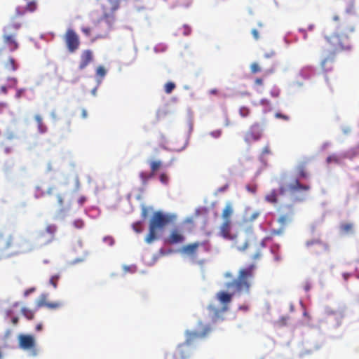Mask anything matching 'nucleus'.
Here are the masks:
<instances>
[{"instance_id":"1","label":"nucleus","mask_w":359,"mask_h":359,"mask_svg":"<svg viewBox=\"0 0 359 359\" xmlns=\"http://www.w3.org/2000/svg\"><path fill=\"white\" fill-rule=\"evenodd\" d=\"M254 268L255 266L251 265L248 268L240 270L237 278L226 284L225 286L227 289L233 290L232 293H228L224 291H220L217 293L216 297L222 305L224 311L227 309V306L231 302L232 297L236 292H250V283L249 279L253 277Z\"/></svg>"},{"instance_id":"2","label":"nucleus","mask_w":359,"mask_h":359,"mask_svg":"<svg viewBox=\"0 0 359 359\" xmlns=\"http://www.w3.org/2000/svg\"><path fill=\"white\" fill-rule=\"evenodd\" d=\"M210 332V328L207 325L202 326L197 330L187 331L185 332L186 340L176 347L172 359L189 358L194 352L195 344L205 338Z\"/></svg>"},{"instance_id":"3","label":"nucleus","mask_w":359,"mask_h":359,"mask_svg":"<svg viewBox=\"0 0 359 359\" xmlns=\"http://www.w3.org/2000/svg\"><path fill=\"white\" fill-rule=\"evenodd\" d=\"M176 216L172 214H165L161 211L154 212L149 220V232L145 236L144 241L151 244L158 238V233L163 231L165 227L172 223Z\"/></svg>"},{"instance_id":"4","label":"nucleus","mask_w":359,"mask_h":359,"mask_svg":"<svg viewBox=\"0 0 359 359\" xmlns=\"http://www.w3.org/2000/svg\"><path fill=\"white\" fill-rule=\"evenodd\" d=\"M21 23L12 21L3 29L2 41L4 46L10 52L17 50L20 44L17 39V32L20 29Z\"/></svg>"},{"instance_id":"5","label":"nucleus","mask_w":359,"mask_h":359,"mask_svg":"<svg viewBox=\"0 0 359 359\" xmlns=\"http://www.w3.org/2000/svg\"><path fill=\"white\" fill-rule=\"evenodd\" d=\"M231 221H224L219 229L220 235L225 239L233 241V245L238 250H245L250 245V241L248 238H242L241 234H231Z\"/></svg>"},{"instance_id":"6","label":"nucleus","mask_w":359,"mask_h":359,"mask_svg":"<svg viewBox=\"0 0 359 359\" xmlns=\"http://www.w3.org/2000/svg\"><path fill=\"white\" fill-rule=\"evenodd\" d=\"M310 187L309 185L302 184L298 180H296L293 182L290 183L287 187L281 185L279 187L278 192L276 189L271 190L265 196L264 200L269 203L276 205L278 203V194L283 195L287 191H290V192L293 193L299 190L308 191Z\"/></svg>"},{"instance_id":"7","label":"nucleus","mask_w":359,"mask_h":359,"mask_svg":"<svg viewBox=\"0 0 359 359\" xmlns=\"http://www.w3.org/2000/svg\"><path fill=\"white\" fill-rule=\"evenodd\" d=\"M331 51L334 53L348 50L351 48L350 40L346 33H333L325 37Z\"/></svg>"},{"instance_id":"8","label":"nucleus","mask_w":359,"mask_h":359,"mask_svg":"<svg viewBox=\"0 0 359 359\" xmlns=\"http://www.w3.org/2000/svg\"><path fill=\"white\" fill-rule=\"evenodd\" d=\"M29 242L23 238H15L13 236H8L4 241V245L6 249L13 248L14 253L18 254L30 250L29 247H25Z\"/></svg>"},{"instance_id":"9","label":"nucleus","mask_w":359,"mask_h":359,"mask_svg":"<svg viewBox=\"0 0 359 359\" xmlns=\"http://www.w3.org/2000/svg\"><path fill=\"white\" fill-rule=\"evenodd\" d=\"M263 136V128L259 123H254L244 135V141L250 144L259 141Z\"/></svg>"},{"instance_id":"10","label":"nucleus","mask_w":359,"mask_h":359,"mask_svg":"<svg viewBox=\"0 0 359 359\" xmlns=\"http://www.w3.org/2000/svg\"><path fill=\"white\" fill-rule=\"evenodd\" d=\"M67 50L70 53H74L79 49L80 39L79 35L72 29H68L63 36Z\"/></svg>"},{"instance_id":"11","label":"nucleus","mask_w":359,"mask_h":359,"mask_svg":"<svg viewBox=\"0 0 359 359\" xmlns=\"http://www.w3.org/2000/svg\"><path fill=\"white\" fill-rule=\"evenodd\" d=\"M278 211L280 212V216L278 219V222L280 224L281 226H285L292 221L295 214V210L293 205H283L280 207Z\"/></svg>"},{"instance_id":"12","label":"nucleus","mask_w":359,"mask_h":359,"mask_svg":"<svg viewBox=\"0 0 359 359\" xmlns=\"http://www.w3.org/2000/svg\"><path fill=\"white\" fill-rule=\"evenodd\" d=\"M201 246L203 247L205 251H209L210 250L209 242L205 241L203 242H195L184 245L181 248V252L191 257L196 258L197 250Z\"/></svg>"},{"instance_id":"13","label":"nucleus","mask_w":359,"mask_h":359,"mask_svg":"<svg viewBox=\"0 0 359 359\" xmlns=\"http://www.w3.org/2000/svg\"><path fill=\"white\" fill-rule=\"evenodd\" d=\"M56 231L57 226L55 224H49L46 227L44 231L39 233L38 238L41 240L42 244H49L55 239V233Z\"/></svg>"},{"instance_id":"14","label":"nucleus","mask_w":359,"mask_h":359,"mask_svg":"<svg viewBox=\"0 0 359 359\" xmlns=\"http://www.w3.org/2000/svg\"><path fill=\"white\" fill-rule=\"evenodd\" d=\"M18 343L20 348L23 350H34L35 339L29 334H20L18 336Z\"/></svg>"},{"instance_id":"15","label":"nucleus","mask_w":359,"mask_h":359,"mask_svg":"<svg viewBox=\"0 0 359 359\" xmlns=\"http://www.w3.org/2000/svg\"><path fill=\"white\" fill-rule=\"evenodd\" d=\"M113 21H114V16L110 15L109 13H107V12H105L104 13V15L97 21L95 25L98 26L102 23H105L107 25V29L104 32L103 34L98 35L97 38H103V37H105L108 34L109 32L111 30V29L112 27Z\"/></svg>"},{"instance_id":"16","label":"nucleus","mask_w":359,"mask_h":359,"mask_svg":"<svg viewBox=\"0 0 359 359\" xmlns=\"http://www.w3.org/2000/svg\"><path fill=\"white\" fill-rule=\"evenodd\" d=\"M93 60V53L90 50H84L82 51L80 57L79 69H84Z\"/></svg>"},{"instance_id":"17","label":"nucleus","mask_w":359,"mask_h":359,"mask_svg":"<svg viewBox=\"0 0 359 359\" xmlns=\"http://www.w3.org/2000/svg\"><path fill=\"white\" fill-rule=\"evenodd\" d=\"M184 241V236L182 231L177 229H174L171 231L169 236L168 237L166 242L168 244L174 245L177 243H181Z\"/></svg>"},{"instance_id":"18","label":"nucleus","mask_w":359,"mask_h":359,"mask_svg":"<svg viewBox=\"0 0 359 359\" xmlns=\"http://www.w3.org/2000/svg\"><path fill=\"white\" fill-rule=\"evenodd\" d=\"M321 67L325 73L332 71L334 67V57H327L325 58L321 62Z\"/></svg>"},{"instance_id":"19","label":"nucleus","mask_w":359,"mask_h":359,"mask_svg":"<svg viewBox=\"0 0 359 359\" xmlns=\"http://www.w3.org/2000/svg\"><path fill=\"white\" fill-rule=\"evenodd\" d=\"M233 210L231 203H227L222 210V217L224 221H231V217L233 214Z\"/></svg>"},{"instance_id":"20","label":"nucleus","mask_w":359,"mask_h":359,"mask_svg":"<svg viewBox=\"0 0 359 359\" xmlns=\"http://www.w3.org/2000/svg\"><path fill=\"white\" fill-rule=\"evenodd\" d=\"M4 67L10 72H15L18 69V65L13 57H8L7 62L4 64Z\"/></svg>"},{"instance_id":"21","label":"nucleus","mask_w":359,"mask_h":359,"mask_svg":"<svg viewBox=\"0 0 359 359\" xmlns=\"http://www.w3.org/2000/svg\"><path fill=\"white\" fill-rule=\"evenodd\" d=\"M34 119L37 123L38 131L41 134L45 133L48 128L43 123L41 116L38 114L35 115Z\"/></svg>"},{"instance_id":"22","label":"nucleus","mask_w":359,"mask_h":359,"mask_svg":"<svg viewBox=\"0 0 359 359\" xmlns=\"http://www.w3.org/2000/svg\"><path fill=\"white\" fill-rule=\"evenodd\" d=\"M107 3L109 5V11L111 14H113L119 8L118 0H107Z\"/></svg>"},{"instance_id":"23","label":"nucleus","mask_w":359,"mask_h":359,"mask_svg":"<svg viewBox=\"0 0 359 359\" xmlns=\"http://www.w3.org/2000/svg\"><path fill=\"white\" fill-rule=\"evenodd\" d=\"M340 230L344 233L353 232V224L352 223H342L340 225Z\"/></svg>"},{"instance_id":"24","label":"nucleus","mask_w":359,"mask_h":359,"mask_svg":"<svg viewBox=\"0 0 359 359\" xmlns=\"http://www.w3.org/2000/svg\"><path fill=\"white\" fill-rule=\"evenodd\" d=\"M314 245H320V246H323L325 248L327 247V245L325 243H324L319 238L312 239V240H310V241H307L306 242V245L307 248H310L311 246Z\"/></svg>"},{"instance_id":"25","label":"nucleus","mask_w":359,"mask_h":359,"mask_svg":"<svg viewBox=\"0 0 359 359\" xmlns=\"http://www.w3.org/2000/svg\"><path fill=\"white\" fill-rule=\"evenodd\" d=\"M21 313L27 320H32L34 318V311L26 307L22 308Z\"/></svg>"},{"instance_id":"26","label":"nucleus","mask_w":359,"mask_h":359,"mask_svg":"<svg viewBox=\"0 0 359 359\" xmlns=\"http://www.w3.org/2000/svg\"><path fill=\"white\" fill-rule=\"evenodd\" d=\"M298 175L300 177L307 178L309 175L306 171L305 163H301L297 167Z\"/></svg>"},{"instance_id":"27","label":"nucleus","mask_w":359,"mask_h":359,"mask_svg":"<svg viewBox=\"0 0 359 359\" xmlns=\"http://www.w3.org/2000/svg\"><path fill=\"white\" fill-rule=\"evenodd\" d=\"M238 112L241 117L246 118L250 116L251 111L249 107L243 106L239 108Z\"/></svg>"},{"instance_id":"28","label":"nucleus","mask_w":359,"mask_h":359,"mask_svg":"<svg viewBox=\"0 0 359 359\" xmlns=\"http://www.w3.org/2000/svg\"><path fill=\"white\" fill-rule=\"evenodd\" d=\"M154 176L153 173H147L145 172H141L140 173V177L142 182V184H145L148 180Z\"/></svg>"},{"instance_id":"29","label":"nucleus","mask_w":359,"mask_h":359,"mask_svg":"<svg viewBox=\"0 0 359 359\" xmlns=\"http://www.w3.org/2000/svg\"><path fill=\"white\" fill-rule=\"evenodd\" d=\"M161 166V162L160 161H152L150 163L151 173L154 175L155 172L159 169Z\"/></svg>"},{"instance_id":"30","label":"nucleus","mask_w":359,"mask_h":359,"mask_svg":"<svg viewBox=\"0 0 359 359\" xmlns=\"http://www.w3.org/2000/svg\"><path fill=\"white\" fill-rule=\"evenodd\" d=\"M176 86L173 82H168L164 86L165 92L167 94H170L172 90L175 88Z\"/></svg>"},{"instance_id":"31","label":"nucleus","mask_w":359,"mask_h":359,"mask_svg":"<svg viewBox=\"0 0 359 359\" xmlns=\"http://www.w3.org/2000/svg\"><path fill=\"white\" fill-rule=\"evenodd\" d=\"M62 306V303L61 302H48V304H46V307L49 309H57Z\"/></svg>"},{"instance_id":"32","label":"nucleus","mask_w":359,"mask_h":359,"mask_svg":"<svg viewBox=\"0 0 359 359\" xmlns=\"http://www.w3.org/2000/svg\"><path fill=\"white\" fill-rule=\"evenodd\" d=\"M60 279L59 275H55L51 276V278L49 280V283L53 285L54 288H56L57 286V283Z\"/></svg>"},{"instance_id":"33","label":"nucleus","mask_w":359,"mask_h":359,"mask_svg":"<svg viewBox=\"0 0 359 359\" xmlns=\"http://www.w3.org/2000/svg\"><path fill=\"white\" fill-rule=\"evenodd\" d=\"M107 74V71L103 66H99L96 69L97 76L103 78Z\"/></svg>"},{"instance_id":"34","label":"nucleus","mask_w":359,"mask_h":359,"mask_svg":"<svg viewBox=\"0 0 359 359\" xmlns=\"http://www.w3.org/2000/svg\"><path fill=\"white\" fill-rule=\"evenodd\" d=\"M133 229L137 233H141L143 231L142 225L141 222H137L133 224Z\"/></svg>"},{"instance_id":"35","label":"nucleus","mask_w":359,"mask_h":359,"mask_svg":"<svg viewBox=\"0 0 359 359\" xmlns=\"http://www.w3.org/2000/svg\"><path fill=\"white\" fill-rule=\"evenodd\" d=\"M250 71L252 74H256L261 71V67L257 63L253 62L250 65Z\"/></svg>"},{"instance_id":"36","label":"nucleus","mask_w":359,"mask_h":359,"mask_svg":"<svg viewBox=\"0 0 359 359\" xmlns=\"http://www.w3.org/2000/svg\"><path fill=\"white\" fill-rule=\"evenodd\" d=\"M259 215H260L259 212H257V211L251 213L250 215H248L246 219L249 222H253L259 216Z\"/></svg>"},{"instance_id":"37","label":"nucleus","mask_w":359,"mask_h":359,"mask_svg":"<svg viewBox=\"0 0 359 359\" xmlns=\"http://www.w3.org/2000/svg\"><path fill=\"white\" fill-rule=\"evenodd\" d=\"M327 163H339V158L337 155L335 154H332V155H330L327 158V160H326Z\"/></svg>"},{"instance_id":"38","label":"nucleus","mask_w":359,"mask_h":359,"mask_svg":"<svg viewBox=\"0 0 359 359\" xmlns=\"http://www.w3.org/2000/svg\"><path fill=\"white\" fill-rule=\"evenodd\" d=\"M275 117L276 118H280V119H283V120L286 121L290 120V116H289L283 114H281L280 112L276 113L275 114Z\"/></svg>"},{"instance_id":"39","label":"nucleus","mask_w":359,"mask_h":359,"mask_svg":"<svg viewBox=\"0 0 359 359\" xmlns=\"http://www.w3.org/2000/svg\"><path fill=\"white\" fill-rule=\"evenodd\" d=\"M168 176L165 173H161L160 175V181L161 183L164 184H167L168 183Z\"/></svg>"},{"instance_id":"40","label":"nucleus","mask_w":359,"mask_h":359,"mask_svg":"<svg viewBox=\"0 0 359 359\" xmlns=\"http://www.w3.org/2000/svg\"><path fill=\"white\" fill-rule=\"evenodd\" d=\"M74 225L77 229H81L84 226V223L81 219L74 221Z\"/></svg>"},{"instance_id":"41","label":"nucleus","mask_w":359,"mask_h":359,"mask_svg":"<svg viewBox=\"0 0 359 359\" xmlns=\"http://www.w3.org/2000/svg\"><path fill=\"white\" fill-rule=\"evenodd\" d=\"M271 153V149L269 144H266L262 149V155H267Z\"/></svg>"},{"instance_id":"42","label":"nucleus","mask_w":359,"mask_h":359,"mask_svg":"<svg viewBox=\"0 0 359 359\" xmlns=\"http://www.w3.org/2000/svg\"><path fill=\"white\" fill-rule=\"evenodd\" d=\"M8 109V105L4 102H0V114L4 113V110Z\"/></svg>"},{"instance_id":"43","label":"nucleus","mask_w":359,"mask_h":359,"mask_svg":"<svg viewBox=\"0 0 359 359\" xmlns=\"http://www.w3.org/2000/svg\"><path fill=\"white\" fill-rule=\"evenodd\" d=\"M210 134L213 137L217 138V137H220V135H222V130H217L211 132Z\"/></svg>"},{"instance_id":"44","label":"nucleus","mask_w":359,"mask_h":359,"mask_svg":"<svg viewBox=\"0 0 359 359\" xmlns=\"http://www.w3.org/2000/svg\"><path fill=\"white\" fill-rule=\"evenodd\" d=\"M81 31L83 32V33L85 35L89 36L90 34L91 29L90 27H82Z\"/></svg>"},{"instance_id":"45","label":"nucleus","mask_w":359,"mask_h":359,"mask_svg":"<svg viewBox=\"0 0 359 359\" xmlns=\"http://www.w3.org/2000/svg\"><path fill=\"white\" fill-rule=\"evenodd\" d=\"M25 89L24 88H21V89H18L16 92V94H15V97L17 98H20L21 97V96L22 95V94L25 93Z\"/></svg>"},{"instance_id":"46","label":"nucleus","mask_w":359,"mask_h":359,"mask_svg":"<svg viewBox=\"0 0 359 359\" xmlns=\"http://www.w3.org/2000/svg\"><path fill=\"white\" fill-rule=\"evenodd\" d=\"M57 201L58 205L60 207H62L63 206V198L60 194H58L57 196Z\"/></svg>"},{"instance_id":"47","label":"nucleus","mask_w":359,"mask_h":359,"mask_svg":"<svg viewBox=\"0 0 359 359\" xmlns=\"http://www.w3.org/2000/svg\"><path fill=\"white\" fill-rule=\"evenodd\" d=\"M46 304H48V302H46L45 300L41 299L38 302L37 306L38 307H43V306L46 307Z\"/></svg>"},{"instance_id":"48","label":"nucleus","mask_w":359,"mask_h":359,"mask_svg":"<svg viewBox=\"0 0 359 359\" xmlns=\"http://www.w3.org/2000/svg\"><path fill=\"white\" fill-rule=\"evenodd\" d=\"M252 34L254 39L256 40H257L259 38V32L256 29L252 30Z\"/></svg>"},{"instance_id":"49","label":"nucleus","mask_w":359,"mask_h":359,"mask_svg":"<svg viewBox=\"0 0 359 359\" xmlns=\"http://www.w3.org/2000/svg\"><path fill=\"white\" fill-rule=\"evenodd\" d=\"M86 201V198L83 196H81L79 199H78V203L81 206L84 204V203Z\"/></svg>"},{"instance_id":"50","label":"nucleus","mask_w":359,"mask_h":359,"mask_svg":"<svg viewBox=\"0 0 359 359\" xmlns=\"http://www.w3.org/2000/svg\"><path fill=\"white\" fill-rule=\"evenodd\" d=\"M262 256L260 251H257L253 255H252V259L253 260H256L259 259Z\"/></svg>"},{"instance_id":"51","label":"nucleus","mask_w":359,"mask_h":359,"mask_svg":"<svg viewBox=\"0 0 359 359\" xmlns=\"http://www.w3.org/2000/svg\"><path fill=\"white\" fill-rule=\"evenodd\" d=\"M255 83L256 85L262 86L263 84V80L261 78H257L255 80Z\"/></svg>"},{"instance_id":"52","label":"nucleus","mask_w":359,"mask_h":359,"mask_svg":"<svg viewBox=\"0 0 359 359\" xmlns=\"http://www.w3.org/2000/svg\"><path fill=\"white\" fill-rule=\"evenodd\" d=\"M81 116L83 118H86L88 117V112L86 109H83L81 111Z\"/></svg>"},{"instance_id":"53","label":"nucleus","mask_w":359,"mask_h":359,"mask_svg":"<svg viewBox=\"0 0 359 359\" xmlns=\"http://www.w3.org/2000/svg\"><path fill=\"white\" fill-rule=\"evenodd\" d=\"M287 320V318L286 317H283L280 319V325H285L286 324V321Z\"/></svg>"},{"instance_id":"54","label":"nucleus","mask_w":359,"mask_h":359,"mask_svg":"<svg viewBox=\"0 0 359 359\" xmlns=\"http://www.w3.org/2000/svg\"><path fill=\"white\" fill-rule=\"evenodd\" d=\"M18 320H19L18 317H13V318H12V323H13L14 325H17V324L18 323Z\"/></svg>"},{"instance_id":"55","label":"nucleus","mask_w":359,"mask_h":359,"mask_svg":"<svg viewBox=\"0 0 359 359\" xmlns=\"http://www.w3.org/2000/svg\"><path fill=\"white\" fill-rule=\"evenodd\" d=\"M274 55H275V52H274V51H271V52H270L269 53H266V54L264 55V56H265L266 57H267V58H268V57H273V56H274Z\"/></svg>"},{"instance_id":"56","label":"nucleus","mask_w":359,"mask_h":359,"mask_svg":"<svg viewBox=\"0 0 359 359\" xmlns=\"http://www.w3.org/2000/svg\"><path fill=\"white\" fill-rule=\"evenodd\" d=\"M217 93H218V90L216 88L211 89L210 90V93L212 95H216V94H217Z\"/></svg>"},{"instance_id":"57","label":"nucleus","mask_w":359,"mask_h":359,"mask_svg":"<svg viewBox=\"0 0 359 359\" xmlns=\"http://www.w3.org/2000/svg\"><path fill=\"white\" fill-rule=\"evenodd\" d=\"M41 329H42V325L41 324H39V325H36V330L37 331H40V330H41Z\"/></svg>"},{"instance_id":"58","label":"nucleus","mask_w":359,"mask_h":359,"mask_svg":"<svg viewBox=\"0 0 359 359\" xmlns=\"http://www.w3.org/2000/svg\"><path fill=\"white\" fill-rule=\"evenodd\" d=\"M247 189H248V190H249L250 191H251L252 193L255 192V189H251L249 187H247Z\"/></svg>"},{"instance_id":"59","label":"nucleus","mask_w":359,"mask_h":359,"mask_svg":"<svg viewBox=\"0 0 359 359\" xmlns=\"http://www.w3.org/2000/svg\"><path fill=\"white\" fill-rule=\"evenodd\" d=\"M1 90L5 93L7 92L6 88L5 86H2Z\"/></svg>"},{"instance_id":"60","label":"nucleus","mask_w":359,"mask_h":359,"mask_svg":"<svg viewBox=\"0 0 359 359\" xmlns=\"http://www.w3.org/2000/svg\"><path fill=\"white\" fill-rule=\"evenodd\" d=\"M108 242H110V244H113L114 240L112 238H109Z\"/></svg>"},{"instance_id":"61","label":"nucleus","mask_w":359,"mask_h":359,"mask_svg":"<svg viewBox=\"0 0 359 359\" xmlns=\"http://www.w3.org/2000/svg\"><path fill=\"white\" fill-rule=\"evenodd\" d=\"M108 242H110V244H113L114 240L112 238H109Z\"/></svg>"},{"instance_id":"62","label":"nucleus","mask_w":359,"mask_h":359,"mask_svg":"<svg viewBox=\"0 0 359 359\" xmlns=\"http://www.w3.org/2000/svg\"><path fill=\"white\" fill-rule=\"evenodd\" d=\"M333 19H334V20H336V21H337V20H339V17H338L337 15H336V16H334V17L333 18Z\"/></svg>"},{"instance_id":"63","label":"nucleus","mask_w":359,"mask_h":359,"mask_svg":"<svg viewBox=\"0 0 359 359\" xmlns=\"http://www.w3.org/2000/svg\"><path fill=\"white\" fill-rule=\"evenodd\" d=\"M344 278L346 280L348 278V274H344Z\"/></svg>"},{"instance_id":"64","label":"nucleus","mask_w":359,"mask_h":359,"mask_svg":"<svg viewBox=\"0 0 359 359\" xmlns=\"http://www.w3.org/2000/svg\"><path fill=\"white\" fill-rule=\"evenodd\" d=\"M310 289V287L309 285H306V287H305V290H309Z\"/></svg>"}]
</instances>
